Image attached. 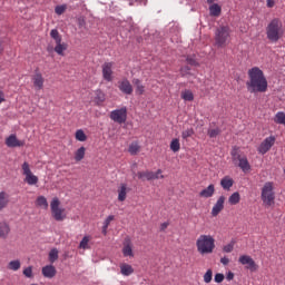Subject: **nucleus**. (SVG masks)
<instances>
[{"mask_svg":"<svg viewBox=\"0 0 285 285\" xmlns=\"http://www.w3.org/2000/svg\"><path fill=\"white\" fill-rule=\"evenodd\" d=\"M77 22H78L79 28H86V18L85 17H79Z\"/></svg>","mask_w":285,"mask_h":285,"instance_id":"nucleus-52","label":"nucleus"},{"mask_svg":"<svg viewBox=\"0 0 285 285\" xmlns=\"http://www.w3.org/2000/svg\"><path fill=\"white\" fill-rule=\"evenodd\" d=\"M222 14V7L218 3H213L209 6V16L219 17Z\"/></svg>","mask_w":285,"mask_h":285,"instance_id":"nucleus-26","label":"nucleus"},{"mask_svg":"<svg viewBox=\"0 0 285 285\" xmlns=\"http://www.w3.org/2000/svg\"><path fill=\"white\" fill-rule=\"evenodd\" d=\"M50 37L51 39H53V41H56V47H55V52L57 55H59L60 57H63V52H66V50H68V45L66 42H61L62 38L61 35L59 33V30L57 29H52L50 31Z\"/></svg>","mask_w":285,"mask_h":285,"instance_id":"nucleus-6","label":"nucleus"},{"mask_svg":"<svg viewBox=\"0 0 285 285\" xmlns=\"http://www.w3.org/2000/svg\"><path fill=\"white\" fill-rule=\"evenodd\" d=\"M128 190V185L121 184L118 189V202H126V195Z\"/></svg>","mask_w":285,"mask_h":285,"instance_id":"nucleus-28","label":"nucleus"},{"mask_svg":"<svg viewBox=\"0 0 285 285\" xmlns=\"http://www.w3.org/2000/svg\"><path fill=\"white\" fill-rule=\"evenodd\" d=\"M274 124H278L281 126H285V112L284 111H278L274 116Z\"/></svg>","mask_w":285,"mask_h":285,"instance_id":"nucleus-30","label":"nucleus"},{"mask_svg":"<svg viewBox=\"0 0 285 285\" xmlns=\"http://www.w3.org/2000/svg\"><path fill=\"white\" fill-rule=\"evenodd\" d=\"M213 195H215V185L214 184L208 185L207 188L203 189L199 193V197H204L205 199L213 197Z\"/></svg>","mask_w":285,"mask_h":285,"instance_id":"nucleus-21","label":"nucleus"},{"mask_svg":"<svg viewBox=\"0 0 285 285\" xmlns=\"http://www.w3.org/2000/svg\"><path fill=\"white\" fill-rule=\"evenodd\" d=\"M235 184V180L230 176H225L220 179V186L223 190H230Z\"/></svg>","mask_w":285,"mask_h":285,"instance_id":"nucleus-19","label":"nucleus"},{"mask_svg":"<svg viewBox=\"0 0 285 285\" xmlns=\"http://www.w3.org/2000/svg\"><path fill=\"white\" fill-rule=\"evenodd\" d=\"M195 135V129L188 128L181 132L183 139H188V137H193Z\"/></svg>","mask_w":285,"mask_h":285,"instance_id":"nucleus-44","label":"nucleus"},{"mask_svg":"<svg viewBox=\"0 0 285 285\" xmlns=\"http://www.w3.org/2000/svg\"><path fill=\"white\" fill-rule=\"evenodd\" d=\"M115 219V216L114 215H109L107 218H106V220H105V223H104V230H106L107 228H108V226H110V222H112Z\"/></svg>","mask_w":285,"mask_h":285,"instance_id":"nucleus-47","label":"nucleus"},{"mask_svg":"<svg viewBox=\"0 0 285 285\" xmlns=\"http://www.w3.org/2000/svg\"><path fill=\"white\" fill-rule=\"evenodd\" d=\"M55 12L56 14H63L66 12V6H57Z\"/></svg>","mask_w":285,"mask_h":285,"instance_id":"nucleus-50","label":"nucleus"},{"mask_svg":"<svg viewBox=\"0 0 285 285\" xmlns=\"http://www.w3.org/2000/svg\"><path fill=\"white\" fill-rule=\"evenodd\" d=\"M60 202L59 198L55 197L51 200L50 207H51V215L56 222H63L66 219V209L60 208Z\"/></svg>","mask_w":285,"mask_h":285,"instance_id":"nucleus-7","label":"nucleus"},{"mask_svg":"<svg viewBox=\"0 0 285 285\" xmlns=\"http://www.w3.org/2000/svg\"><path fill=\"white\" fill-rule=\"evenodd\" d=\"M153 179H164V175H161V169H158L156 173L153 171L151 180Z\"/></svg>","mask_w":285,"mask_h":285,"instance_id":"nucleus-48","label":"nucleus"},{"mask_svg":"<svg viewBox=\"0 0 285 285\" xmlns=\"http://www.w3.org/2000/svg\"><path fill=\"white\" fill-rule=\"evenodd\" d=\"M10 235V225L6 222L0 223V239H8Z\"/></svg>","mask_w":285,"mask_h":285,"instance_id":"nucleus-22","label":"nucleus"},{"mask_svg":"<svg viewBox=\"0 0 285 285\" xmlns=\"http://www.w3.org/2000/svg\"><path fill=\"white\" fill-rule=\"evenodd\" d=\"M247 75L249 80L246 81V88L250 95L268 90V80H266V76H264V71L259 67H253L247 71Z\"/></svg>","mask_w":285,"mask_h":285,"instance_id":"nucleus-1","label":"nucleus"},{"mask_svg":"<svg viewBox=\"0 0 285 285\" xmlns=\"http://www.w3.org/2000/svg\"><path fill=\"white\" fill-rule=\"evenodd\" d=\"M168 226H169V223H163V224L160 225V230H161V232L166 230V228H168Z\"/></svg>","mask_w":285,"mask_h":285,"instance_id":"nucleus-56","label":"nucleus"},{"mask_svg":"<svg viewBox=\"0 0 285 285\" xmlns=\"http://www.w3.org/2000/svg\"><path fill=\"white\" fill-rule=\"evenodd\" d=\"M187 63H189V66H197V60L193 58H187Z\"/></svg>","mask_w":285,"mask_h":285,"instance_id":"nucleus-55","label":"nucleus"},{"mask_svg":"<svg viewBox=\"0 0 285 285\" xmlns=\"http://www.w3.org/2000/svg\"><path fill=\"white\" fill-rule=\"evenodd\" d=\"M96 106H101L104 101H106V94L101 91L100 89L96 90V97L94 99Z\"/></svg>","mask_w":285,"mask_h":285,"instance_id":"nucleus-27","label":"nucleus"},{"mask_svg":"<svg viewBox=\"0 0 285 285\" xmlns=\"http://www.w3.org/2000/svg\"><path fill=\"white\" fill-rule=\"evenodd\" d=\"M89 242H90V236H83V238L79 244V248H82L83 250H88V248H90V246H88Z\"/></svg>","mask_w":285,"mask_h":285,"instance_id":"nucleus-40","label":"nucleus"},{"mask_svg":"<svg viewBox=\"0 0 285 285\" xmlns=\"http://www.w3.org/2000/svg\"><path fill=\"white\" fill-rule=\"evenodd\" d=\"M240 200L242 196L239 195V191H235L229 196L228 204H230L232 206H237V204H239Z\"/></svg>","mask_w":285,"mask_h":285,"instance_id":"nucleus-29","label":"nucleus"},{"mask_svg":"<svg viewBox=\"0 0 285 285\" xmlns=\"http://www.w3.org/2000/svg\"><path fill=\"white\" fill-rule=\"evenodd\" d=\"M235 248V243H229L223 247L224 253H233Z\"/></svg>","mask_w":285,"mask_h":285,"instance_id":"nucleus-46","label":"nucleus"},{"mask_svg":"<svg viewBox=\"0 0 285 285\" xmlns=\"http://www.w3.org/2000/svg\"><path fill=\"white\" fill-rule=\"evenodd\" d=\"M6 146L8 148H21V146H26V141L23 140H18L17 135L11 134L7 139H6Z\"/></svg>","mask_w":285,"mask_h":285,"instance_id":"nucleus-12","label":"nucleus"},{"mask_svg":"<svg viewBox=\"0 0 285 285\" xmlns=\"http://www.w3.org/2000/svg\"><path fill=\"white\" fill-rule=\"evenodd\" d=\"M220 264H223V266H228V264H230V259H228V257H222Z\"/></svg>","mask_w":285,"mask_h":285,"instance_id":"nucleus-53","label":"nucleus"},{"mask_svg":"<svg viewBox=\"0 0 285 285\" xmlns=\"http://www.w3.org/2000/svg\"><path fill=\"white\" fill-rule=\"evenodd\" d=\"M140 148H141V147L139 146L138 142H131V144L129 145L128 153H129L130 155H137V153H139Z\"/></svg>","mask_w":285,"mask_h":285,"instance_id":"nucleus-37","label":"nucleus"},{"mask_svg":"<svg viewBox=\"0 0 285 285\" xmlns=\"http://www.w3.org/2000/svg\"><path fill=\"white\" fill-rule=\"evenodd\" d=\"M181 77H186V75H190V67L185 66L180 69Z\"/></svg>","mask_w":285,"mask_h":285,"instance_id":"nucleus-51","label":"nucleus"},{"mask_svg":"<svg viewBox=\"0 0 285 285\" xmlns=\"http://www.w3.org/2000/svg\"><path fill=\"white\" fill-rule=\"evenodd\" d=\"M230 155L233 161H239L243 159L242 155H239V147H233Z\"/></svg>","mask_w":285,"mask_h":285,"instance_id":"nucleus-36","label":"nucleus"},{"mask_svg":"<svg viewBox=\"0 0 285 285\" xmlns=\"http://www.w3.org/2000/svg\"><path fill=\"white\" fill-rule=\"evenodd\" d=\"M225 202H226V197L219 196V198L217 199V202L215 203V205L212 208V217H217V215H219V213H222V210H224Z\"/></svg>","mask_w":285,"mask_h":285,"instance_id":"nucleus-13","label":"nucleus"},{"mask_svg":"<svg viewBox=\"0 0 285 285\" xmlns=\"http://www.w3.org/2000/svg\"><path fill=\"white\" fill-rule=\"evenodd\" d=\"M180 149H181V144H179V139L177 138L173 139L170 142V150L173 153H179Z\"/></svg>","mask_w":285,"mask_h":285,"instance_id":"nucleus-34","label":"nucleus"},{"mask_svg":"<svg viewBox=\"0 0 285 285\" xmlns=\"http://www.w3.org/2000/svg\"><path fill=\"white\" fill-rule=\"evenodd\" d=\"M6 101V96L3 95V91L0 90V104H3Z\"/></svg>","mask_w":285,"mask_h":285,"instance_id":"nucleus-58","label":"nucleus"},{"mask_svg":"<svg viewBox=\"0 0 285 285\" xmlns=\"http://www.w3.org/2000/svg\"><path fill=\"white\" fill-rule=\"evenodd\" d=\"M275 146V136H269L263 140V142L258 147V153L261 155H266L271 148Z\"/></svg>","mask_w":285,"mask_h":285,"instance_id":"nucleus-11","label":"nucleus"},{"mask_svg":"<svg viewBox=\"0 0 285 285\" xmlns=\"http://www.w3.org/2000/svg\"><path fill=\"white\" fill-rule=\"evenodd\" d=\"M226 279L228 282H233V279H235V274L233 272H228L226 275Z\"/></svg>","mask_w":285,"mask_h":285,"instance_id":"nucleus-54","label":"nucleus"},{"mask_svg":"<svg viewBox=\"0 0 285 285\" xmlns=\"http://www.w3.org/2000/svg\"><path fill=\"white\" fill-rule=\"evenodd\" d=\"M57 259H59V250L57 248H52L49 252V262L51 264H55V262H57Z\"/></svg>","mask_w":285,"mask_h":285,"instance_id":"nucleus-35","label":"nucleus"},{"mask_svg":"<svg viewBox=\"0 0 285 285\" xmlns=\"http://www.w3.org/2000/svg\"><path fill=\"white\" fill-rule=\"evenodd\" d=\"M76 139L77 141H86V139H88V136H86V132H83V129H78L76 131Z\"/></svg>","mask_w":285,"mask_h":285,"instance_id":"nucleus-41","label":"nucleus"},{"mask_svg":"<svg viewBox=\"0 0 285 285\" xmlns=\"http://www.w3.org/2000/svg\"><path fill=\"white\" fill-rule=\"evenodd\" d=\"M214 41V46H216V48H226L228 46V41H230V27H218L215 30Z\"/></svg>","mask_w":285,"mask_h":285,"instance_id":"nucleus-4","label":"nucleus"},{"mask_svg":"<svg viewBox=\"0 0 285 285\" xmlns=\"http://www.w3.org/2000/svg\"><path fill=\"white\" fill-rule=\"evenodd\" d=\"M282 20L274 18L266 27V37L272 43H277L281 37H284Z\"/></svg>","mask_w":285,"mask_h":285,"instance_id":"nucleus-2","label":"nucleus"},{"mask_svg":"<svg viewBox=\"0 0 285 285\" xmlns=\"http://www.w3.org/2000/svg\"><path fill=\"white\" fill-rule=\"evenodd\" d=\"M196 247L200 255H210L215 250V238L212 235H200L196 240Z\"/></svg>","mask_w":285,"mask_h":285,"instance_id":"nucleus-3","label":"nucleus"},{"mask_svg":"<svg viewBox=\"0 0 285 285\" xmlns=\"http://www.w3.org/2000/svg\"><path fill=\"white\" fill-rule=\"evenodd\" d=\"M86 157V147H80L78 150L75 153V160L76 161H81Z\"/></svg>","mask_w":285,"mask_h":285,"instance_id":"nucleus-33","label":"nucleus"},{"mask_svg":"<svg viewBox=\"0 0 285 285\" xmlns=\"http://www.w3.org/2000/svg\"><path fill=\"white\" fill-rule=\"evenodd\" d=\"M8 206H10V195L6 191H0V212L8 208Z\"/></svg>","mask_w":285,"mask_h":285,"instance_id":"nucleus-20","label":"nucleus"},{"mask_svg":"<svg viewBox=\"0 0 285 285\" xmlns=\"http://www.w3.org/2000/svg\"><path fill=\"white\" fill-rule=\"evenodd\" d=\"M224 274L217 273L214 277V282H216V284H222V282H224Z\"/></svg>","mask_w":285,"mask_h":285,"instance_id":"nucleus-49","label":"nucleus"},{"mask_svg":"<svg viewBox=\"0 0 285 285\" xmlns=\"http://www.w3.org/2000/svg\"><path fill=\"white\" fill-rule=\"evenodd\" d=\"M118 88L124 95H132V85L130 83L129 79H122L119 82Z\"/></svg>","mask_w":285,"mask_h":285,"instance_id":"nucleus-14","label":"nucleus"},{"mask_svg":"<svg viewBox=\"0 0 285 285\" xmlns=\"http://www.w3.org/2000/svg\"><path fill=\"white\" fill-rule=\"evenodd\" d=\"M120 273L125 277H128V276L132 275V273H135V268H132V265H130V264H122V265H120Z\"/></svg>","mask_w":285,"mask_h":285,"instance_id":"nucleus-24","label":"nucleus"},{"mask_svg":"<svg viewBox=\"0 0 285 285\" xmlns=\"http://www.w3.org/2000/svg\"><path fill=\"white\" fill-rule=\"evenodd\" d=\"M134 177H138L141 181H153V171L146 170V171H138L137 174L132 173Z\"/></svg>","mask_w":285,"mask_h":285,"instance_id":"nucleus-18","label":"nucleus"},{"mask_svg":"<svg viewBox=\"0 0 285 285\" xmlns=\"http://www.w3.org/2000/svg\"><path fill=\"white\" fill-rule=\"evenodd\" d=\"M222 134V130L219 128L215 129H208L207 135L210 137V139H215V137L219 136Z\"/></svg>","mask_w":285,"mask_h":285,"instance_id":"nucleus-42","label":"nucleus"},{"mask_svg":"<svg viewBox=\"0 0 285 285\" xmlns=\"http://www.w3.org/2000/svg\"><path fill=\"white\" fill-rule=\"evenodd\" d=\"M22 273H23L24 277H28L29 279H32V277H33L32 266H29V267L24 268Z\"/></svg>","mask_w":285,"mask_h":285,"instance_id":"nucleus-45","label":"nucleus"},{"mask_svg":"<svg viewBox=\"0 0 285 285\" xmlns=\"http://www.w3.org/2000/svg\"><path fill=\"white\" fill-rule=\"evenodd\" d=\"M33 86L36 90H43V76L36 69V73L32 77Z\"/></svg>","mask_w":285,"mask_h":285,"instance_id":"nucleus-16","label":"nucleus"},{"mask_svg":"<svg viewBox=\"0 0 285 285\" xmlns=\"http://www.w3.org/2000/svg\"><path fill=\"white\" fill-rule=\"evenodd\" d=\"M181 99H184V101H194L195 95L193 94V91L186 89L181 92Z\"/></svg>","mask_w":285,"mask_h":285,"instance_id":"nucleus-32","label":"nucleus"},{"mask_svg":"<svg viewBox=\"0 0 285 285\" xmlns=\"http://www.w3.org/2000/svg\"><path fill=\"white\" fill-rule=\"evenodd\" d=\"M238 168H240L243 173H248V170H250V163H248V158L246 156H243V158L238 160Z\"/></svg>","mask_w":285,"mask_h":285,"instance_id":"nucleus-23","label":"nucleus"},{"mask_svg":"<svg viewBox=\"0 0 285 285\" xmlns=\"http://www.w3.org/2000/svg\"><path fill=\"white\" fill-rule=\"evenodd\" d=\"M132 83L136 87V95L141 96L146 92V87L141 85V80H139V78H134Z\"/></svg>","mask_w":285,"mask_h":285,"instance_id":"nucleus-25","label":"nucleus"},{"mask_svg":"<svg viewBox=\"0 0 285 285\" xmlns=\"http://www.w3.org/2000/svg\"><path fill=\"white\" fill-rule=\"evenodd\" d=\"M110 119L116 124H126V120L128 119V109L122 107L120 109L112 110Z\"/></svg>","mask_w":285,"mask_h":285,"instance_id":"nucleus-9","label":"nucleus"},{"mask_svg":"<svg viewBox=\"0 0 285 285\" xmlns=\"http://www.w3.org/2000/svg\"><path fill=\"white\" fill-rule=\"evenodd\" d=\"M215 1H217V0H207V3H208L209 6H213V3H215Z\"/></svg>","mask_w":285,"mask_h":285,"instance_id":"nucleus-59","label":"nucleus"},{"mask_svg":"<svg viewBox=\"0 0 285 285\" xmlns=\"http://www.w3.org/2000/svg\"><path fill=\"white\" fill-rule=\"evenodd\" d=\"M102 77L105 81H112V62H105L102 65Z\"/></svg>","mask_w":285,"mask_h":285,"instance_id":"nucleus-15","label":"nucleus"},{"mask_svg":"<svg viewBox=\"0 0 285 285\" xmlns=\"http://www.w3.org/2000/svg\"><path fill=\"white\" fill-rule=\"evenodd\" d=\"M204 282L205 284H210V282H213V269H207L204 275Z\"/></svg>","mask_w":285,"mask_h":285,"instance_id":"nucleus-43","label":"nucleus"},{"mask_svg":"<svg viewBox=\"0 0 285 285\" xmlns=\"http://www.w3.org/2000/svg\"><path fill=\"white\" fill-rule=\"evenodd\" d=\"M9 271H19L21 268V261H11L8 265Z\"/></svg>","mask_w":285,"mask_h":285,"instance_id":"nucleus-38","label":"nucleus"},{"mask_svg":"<svg viewBox=\"0 0 285 285\" xmlns=\"http://www.w3.org/2000/svg\"><path fill=\"white\" fill-rule=\"evenodd\" d=\"M42 275L47 277V279H52L57 275V268L53 265H46L42 267Z\"/></svg>","mask_w":285,"mask_h":285,"instance_id":"nucleus-17","label":"nucleus"},{"mask_svg":"<svg viewBox=\"0 0 285 285\" xmlns=\"http://www.w3.org/2000/svg\"><path fill=\"white\" fill-rule=\"evenodd\" d=\"M22 170L23 175L26 176L24 181L29 186H36V184H39V177H37L35 174H32V170H30V164L24 161L22 164Z\"/></svg>","mask_w":285,"mask_h":285,"instance_id":"nucleus-8","label":"nucleus"},{"mask_svg":"<svg viewBox=\"0 0 285 285\" xmlns=\"http://www.w3.org/2000/svg\"><path fill=\"white\" fill-rule=\"evenodd\" d=\"M122 254L125 257H134L132 246H130V243L124 246Z\"/></svg>","mask_w":285,"mask_h":285,"instance_id":"nucleus-39","label":"nucleus"},{"mask_svg":"<svg viewBox=\"0 0 285 285\" xmlns=\"http://www.w3.org/2000/svg\"><path fill=\"white\" fill-rule=\"evenodd\" d=\"M261 199L265 208L275 206V191L273 190V181H267L262 188Z\"/></svg>","mask_w":285,"mask_h":285,"instance_id":"nucleus-5","label":"nucleus"},{"mask_svg":"<svg viewBox=\"0 0 285 285\" xmlns=\"http://www.w3.org/2000/svg\"><path fill=\"white\" fill-rule=\"evenodd\" d=\"M36 206H38L39 208H45V210H48V199H46L45 196H39L37 198Z\"/></svg>","mask_w":285,"mask_h":285,"instance_id":"nucleus-31","label":"nucleus"},{"mask_svg":"<svg viewBox=\"0 0 285 285\" xmlns=\"http://www.w3.org/2000/svg\"><path fill=\"white\" fill-rule=\"evenodd\" d=\"M275 6V0H267V8H273Z\"/></svg>","mask_w":285,"mask_h":285,"instance_id":"nucleus-57","label":"nucleus"},{"mask_svg":"<svg viewBox=\"0 0 285 285\" xmlns=\"http://www.w3.org/2000/svg\"><path fill=\"white\" fill-rule=\"evenodd\" d=\"M238 262L242 266H246L247 271H250L252 273H255L258 268L257 263H255V259L249 255L239 256Z\"/></svg>","mask_w":285,"mask_h":285,"instance_id":"nucleus-10","label":"nucleus"}]
</instances>
